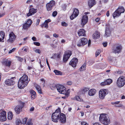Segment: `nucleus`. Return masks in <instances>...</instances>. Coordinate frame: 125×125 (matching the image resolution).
<instances>
[{
    "label": "nucleus",
    "instance_id": "1",
    "mask_svg": "<svg viewBox=\"0 0 125 125\" xmlns=\"http://www.w3.org/2000/svg\"><path fill=\"white\" fill-rule=\"evenodd\" d=\"M28 76L26 75H23L20 79L18 82V86L19 88L22 89L26 86L29 82Z\"/></svg>",
    "mask_w": 125,
    "mask_h": 125
},
{
    "label": "nucleus",
    "instance_id": "2",
    "mask_svg": "<svg viewBox=\"0 0 125 125\" xmlns=\"http://www.w3.org/2000/svg\"><path fill=\"white\" fill-rule=\"evenodd\" d=\"M99 121L105 125L110 124V121L108 115L105 114H101L99 117Z\"/></svg>",
    "mask_w": 125,
    "mask_h": 125
},
{
    "label": "nucleus",
    "instance_id": "3",
    "mask_svg": "<svg viewBox=\"0 0 125 125\" xmlns=\"http://www.w3.org/2000/svg\"><path fill=\"white\" fill-rule=\"evenodd\" d=\"M60 111V109H58L56 110L55 112L52 113V119L53 122L55 123L58 122Z\"/></svg>",
    "mask_w": 125,
    "mask_h": 125
},
{
    "label": "nucleus",
    "instance_id": "4",
    "mask_svg": "<svg viewBox=\"0 0 125 125\" xmlns=\"http://www.w3.org/2000/svg\"><path fill=\"white\" fill-rule=\"evenodd\" d=\"M56 88L58 92L60 93L65 94L67 95L69 94V93L66 91V88L63 86L59 84L56 85Z\"/></svg>",
    "mask_w": 125,
    "mask_h": 125
},
{
    "label": "nucleus",
    "instance_id": "5",
    "mask_svg": "<svg viewBox=\"0 0 125 125\" xmlns=\"http://www.w3.org/2000/svg\"><path fill=\"white\" fill-rule=\"evenodd\" d=\"M125 84V77L123 76L120 77L118 79L117 84L119 87L121 88Z\"/></svg>",
    "mask_w": 125,
    "mask_h": 125
},
{
    "label": "nucleus",
    "instance_id": "6",
    "mask_svg": "<svg viewBox=\"0 0 125 125\" xmlns=\"http://www.w3.org/2000/svg\"><path fill=\"white\" fill-rule=\"evenodd\" d=\"M107 90L106 89H103L100 90L99 92V97L101 99H103L106 95L108 94Z\"/></svg>",
    "mask_w": 125,
    "mask_h": 125
},
{
    "label": "nucleus",
    "instance_id": "7",
    "mask_svg": "<svg viewBox=\"0 0 125 125\" xmlns=\"http://www.w3.org/2000/svg\"><path fill=\"white\" fill-rule=\"evenodd\" d=\"M88 42L87 39L86 38H83L80 39L77 43L78 46H83L87 44Z\"/></svg>",
    "mask_w": 125,
    "mask_h": 125
},
{
    "label": "nucleus",
    "instance_id": "8",
    "mask_svg": "<svg viewBox=\"0 0 125 125\" xmlns=\"http://www.w3.org/2000/svg\"><path fill=\"white\" fill-rule=\"evenodd\" d=\"M71 54L72 52L71 51H68L65 52L63 57V61L65 62H66Z\"/></svg>",
    "mask_w": 125,
    "mask_h": 125
},
{
    "label": "nucleus",
    "instance_id": "9",
    "mask_svg": "<svg viewBox=\"0 0 125 125\" xmlns=\"http://www.w3.org/2000/svg\"><path fill=\"white\" fill-rule=\"evenodd\" d=\"M122 46L121 45H115L113 48V52L115 53H119L122 49Z\"/></svg>",
    "mask_w": 125,
    "mask_h": 125
},
{
    "label": "nucleus",
    "instance_id": "10",
    "mask_svg": "<svg viewBox=\"0 0 125 125\" xmlns=\"http://www.w3.org/2000/svg\"><path fill=\"white\" fill-rule=\"evenodd\" d=\"M59 119L60 121L62 124L65 123L66 122V117L65 115L62 113H61L60 111Z\"/></svg>",
    "mask_w": 125,
    "mask_h": 125
},
{
    "label": "nucleus",
    "instance_id": "11",
    "mask_svg": "<svg viewBox=\"0 0 125 125\" xmlns=\"http://www.w3.org/2000/svg\"><path fill=\"white\" fill-rule=\"evenodd\" d=\"M24 105V103H22L21 105H18L15 107L14 109L16 113L19 114L22 111V108H23Z\"/></svg>",
    "mask_w": 125,
    "mask_h": 125
},
{
    "label": "nucleus",
    "instance_id": "12",
    "mask_svg": "<svg viewBox=\"0 0 125 125\" xmlns=\"http://www.w3.org/2000/svg\"><path fill=\"white\" fill-rule=\"evenodd\" d=\"M55 2L54 0H51L49 3L47 4L46 5L47 10L48 11L51 10L52 7L54 5Z\"/></svg>",
    "mask_w": 125,
    "mask_h": 125
},
{
    "label": "nucleus",
    "instance_id": "13",
    "mask_svg": "<svg viewBox=\"0 0 125 125\" xmlns=\"http://www.w3.org/2000/svg\"><path fill=\"white\" fill-rule=\"evenodd\" d=\"M9 38L7 41L8 42L12 43L14 41L16 38L15 35L13 32H11L9 35Z\"/></svg>",
    "mask_w": 125,
    "mask_h": 125
},
{
    "label": "nucleus",
    "instance_id": "14",
    "mask_svg": "<svg viewBox=\"0 0 125 125\" xmlns=\"http://www.w3.org/2000/svg\"><path fill=\"white\" fill-rule=\"evenodd\" d=\"M15 78V77H12L10 79L6 80L5 82V83L7 85H12L15 83V82L12 79Z\"/></svg>",
    "mask_w": 125,
    "mask_h": 125
},
{
    "label": "nucleus",
    "instance_id": "15",
    "mask_svg": "<svg viewBox=\"0 0 125 125\" xmlns=\"http://www.w3.org/2000/svg\"><path fill=\"white\" fill-rule=\"evenodd\" d=\"M6 119V113L5 111H3L0 113V121H3Z\"/></svg>",
    "mask_w": 125,
    "mask_h": 125
},
{
    "label": "nucleus",
    "instance_id": "16",
    "mask_svg": "<svg viewBox=\"0 0 125 125\" xmlns=\"http://www.w3.org/2000/svg\"><path fill=\"white\" fill-rule=\"evenodd\" d=\"M78 62V59L76 58H74L70 61L69 64L71 65L73 67H76Z\"/></svg>",
    "mask_w": 125,
    "mask_h": 125
},
{
    "label": "nucleus",
    "instance_id": "17",
    "mask_svg": "<svg viewBox=\"0 0 125 125\" xmlns=\"http://www.w3.org/2000/svg\"><path fill=\"white\" fill-rule=\"evenodd\" d=\"M79 13L78 10L76 9H74L73 14L70 17V19L71 20H73L74 18L77 16Z\"/></svg>",
    "mask_w": 125,
    "mask_h": 125
},
{
    "label": "nucleus",
    "instance_id": "18",
    "mask_svg": "<svg viewBox=\"0 0 125 125\" xmlns=\"http://www.w3.org/2000/svg\"><path fill=\"white\" fill-rule=\"evenodd\" d=\"M88 20V16L86 15L83 17V18L81 20V25L83 26L87 22Z\"/></svg>",
    "mask_w": 125,
    "mask_h": 125
},
{
    "label": "nucleus",
    "instance_id": "19",
    "mask_svg": "<svg viewBox=\"0 0 125 125\" xmlns=\"http://www.w3.org/2000/svg\"><path fill=\"white\" fill-rule=\"evenodd\" d=\"M37 10V9L33 8H31L29 10V12L27 14V16L28 17L34 14L36 12Z\"/></svg>",
    "mask_w": 125,
    "mask_h": 125
},
{
    "label": "nucleus",
    "instance_id": "20",
    "mask_svg": "<svg viewBox=\"0 0 125 125\" xmlns=\"http://www.w3.org/2000/svg\"><path fill=\"white\" fill-rule=\"evenodd\" d=\"M85 31L83 29H80L78 32L79 36H85L86 35L85 33Z\"/></svg>",
    "mask_w": 125,
    "mask_h": 125
},
{
    "label": "nucleus",
    "instance_id": "21",
    "mask_svg": "<svg viewBox=\"0 0 125 125\" xmlns=\"http://www.w3.org/2000/svg\"><path fill=\"white\" fill-rule=\"evenodd\" d=\"M96 3L95 0H89L88 1V4L89 7L91 8Z\"/></svg>",
    "mask_w": 125,
    "mask_h": 125
},
{
    "label": "nucleus",
    "instance_id": "22",
    "mask_svg": "<svg viewBox=\"0 0 125 125\" xmlns=\"http://www.w3.org/2000/svg\"><path fill=\"white\" fill-rule=\"evenodd\" d=\"M11 62V61L6 60L3 61L2 64L5 66L10 67Z\"/></svg>",
    "mask_w": 125,
    "mask_h": 125
},
{
    "label": "nucleus",
    "instance_id": "23",
    "mask_svg": "<svg viewBox=\"0 0 125 125\" xmlns=\"http://www.w3.org/2000/svg\"><path fill=\"white\" fill-rule=\"evenodd\" d=\"M111 34L110 31L108 27H106L104 36L106 37H109Z\"/></svg>",
    "mask_w": 125,
    "mask_h": 125
},
{
    "label": "nucleus",
    "instance_id": "24",
    "mask_svg": "<svg viewBox=\"0 0 125 125\" xmlns=\"http://www.w3.org/2000/svg\"><path fill=\"white\" fill-rule=\"evenodd\" d=\"M96 92V90L94 89H93L89 90L88 92V94L90 96L94 95Z\"/></svg>",
    "mask_w": 125,
    "mask_h": 125
},
{
    "label": "nucleus",
    "instance_id": "25",
    "mask_svg": "<svg viewBox=\"0 0 125 125\" xmlns=\"http://www.w3.org/2000/svg\"><path fill=\"white\" fill-rule=\"evenodd\" d=\"M5 36V34L4 32L2 31L0 32V42L4 41H3L4 38Z\"/></svg>",
    "mask_w": 125,
    "mask_h": 125
},
{
    "label": "nucleus",
    "instance_id": "26",
    "mask_svg": "<svg viewBox=\"0 0 125 125\" xmlns=\"http://www.w3.org/2000/svg\"><path fill=\"white\" fill-rule=\"evenodd\" d=\"M100 37V33L97 31H96L93 35V38L94 39L99 38Z\"/></svg>",
    "mask_w": 125,
    "mask_h": 125
},
{
    "label": "nucleus",
    "instance_id": "27",
    "mask_svg": "<svg viewBox=\"0 0 125 125\" xmlns=\"http://www.w3.org/2000/svg\"><path fill=\"white\" fill-rule=\"evenodd\" d=\"M89 89L88 88H84L83 89L81 90L80 92L79 93V94L80 95L84 94L86 92L88 91Z\"/></svg>",
    "mask_w": 125,
    "mask_h": 125
},
{
    "label": "nucleus",
    "instance_id": "28",
    "mask_svg": "<svg viewBox=\"0 0 125 125\" xmlns=\"http://www.w3.org/2000/svg\"><path fill=\"white\" fill-rule=\"evenodd\" d=\"M35 86L39 93H42V90L40 86L37 84L35 85Z\"/></svg>",
    "mask_w": 125,
    "mask_h": 125
},
{
    "label": "nucleus",
    "instance_id": "29",
    "mask_svg": "<svg viewBox=\"0 0 125 125\" xmlns=\"http://www.w3.org/2000/svg\"><path fill=\"white\" fill-rule=\"evenodd\" d=\"M121 14L119 13L118 11L116 10L113 14V16L114 18L115 17H118Z\"/></svg>",
    "mask_w": 125,
    "mask_h": 125
},
{
    "label": "nucleus",
    "instance_id": "30",
    "mask_svg": "<svg viewBox=\"0 0 125 125\" xmlns=\"http://www.w3.org/2000/svg\"><path fill=\"white\" fill-rule=\"evenodd\" d=\"M116 10H118L121 14V13H123L125 11L123 7H119Z\"/></svg>",
    "mask_w": 125,
    "mask_h": 125
},
{
    "label": "nucleus",
    "instance_id": "31",
    "mask_svg": "<svg viewBox=\"0 0 125 125\" xmlns=\"http://www.w3.org/2000/svg\"><path fill=\"white\" fill-rule=\"evenodd\" d=\"M30 93L31 95V98L34 99L35 98L36 95V93L34 91L32 90L30 91Z\"/></svg>",
    "mask_w": 125,
    "mask_h": 125
},
{
    "label": "nucleus",
    "instance_id": "32",
    "mask_svg": "<svg viewBox=\"0 0 125 125\" xmlns=\"http://www.w3.org/2000/svg\"><path fill=\"white\" fill-rule=\"evenodd\" d=\"M13 117L12 114L11 112H8V118L9 120L12 119Z\"/></svg>",
    "mask_w": 125,
    "mask_h": 125
},
{
    "label": "nucleus",
    "instance_id": "33",
    "mask_svg": "<svg viewBox=\"0 0 125 125\" xmlns=\"http://www.w3.org/2000/svg\"><path fill=\"white\" fill-rule=\"evenodd\" d=\"M30 26L28 25V24H27V23H25L23 25V28L24 30H26L28 29V28Z\"/></svg>",
    "mask_w": 125,
    "mask_h": 125
},
{
    "label": "nucleus",
    "instance_id": "34",
    "mask_svg": "<svg viewBox=\"0 0 125 125\" xmlns=\"http://www.w3.org/2000/svg\"><path fill=\"white\" fill-rule=\"evenodd\" d=\"M86 66V64H84L83 65H82L79 69L80 71H83L85 70Z\"/></svg>",
    "mask_w": 125,
    "mask_h": 125
},
{
    "label": "nucleus",
    "instance_id": "35",
    "mask_svg": "<svg viewBox=\"0 0 125 125\" xmlns=\"http://www.w3.org/2000/svg\"><path fill=\"white\" fill-rule=\"evenodd\" d=\"M54 72L56 75H62V72L56 70H54Z\"/></svg>",
    "mask_w": 125,
    "mask_h": 125
},
{
    "label": "nucleus",
    "instance_id": "36",
    "mask_svg": "<svg viewBox=\"0 0 125 125\" xmlns=\"http://www.w3.org/2000/svg\"><path fill=\"white\" fill-rule=\"evenodd\" d=\"M105 81L107 85L110 84L112 82V80L110 79H107Z\"/></svg>",
    "mask_w": 125,
    "mask_h": 125
},
{
    "label": "nucleus",
    "instance_id": "37",
    "mask_svg": "<svg viewBox=\"0 0 125 125\" xmlns=\"http://www.w3.org/2000/svg\"><path fill=\"white\" fill-rule=\"evenodd\" d=\"M41 27L42 28L44 27L46 28H48V25L46 23L44 22L41 25Z\"/></svg>",
    "mask_w": 125,
    "mask_h": 125
},
{
    "label": "nucleus",
    "instance_id": "38",
    "mask_svg": "<svg viewBox=\"0 0 125 125\" xmlns=\"http://www.w3.org/2000/svg\"><path fill=\"white\" fill-rule=\"evenodd\" d=\"M28 118L27 117H25L22 119V121L21 122L22 124H26Z\"/></svg>",
    "mask_w": 125,
    "mask_h": 125
},
{
    "label": "nucleus",
    "instance_id": "39",
    "mask_svg": "<svg viewBox=\"0 0 125 125\" xmlns=\"http://www.w3.org/2000/svg\"><path fill=\"white\" fill-rule=\"evenodd\" d=\"M56 85L55 84H52L51 85L50 88L52 90H54L56 88Z\"/></svg>",
    "mask_w": 125,
    "mask_h": 125
},
{
    "label": "nucleus",
    "instance_id": "40",
    "mask_svg": "<svg viewBox=\"0 0 125 125\" xmlns=\"http://www.w3.org/2000/svg\"><path fill=\"white\" fill-rule=\"evenodd\" d=\"M32 21L30 20L29 19L26 22V23H27V24L28 25H29L30 26H31V25L32 24Z\"/></svg>",
    "mask_w": 125,
    "mask_h": 125
},
{
    "label": "nucleus",
    "instance_id": "41",
    "mask_svg": "<svg viewBox=\"0 0 125 125\" xmlns=\"http://www.w3.org/2000/svg\"><path fill=\"white\" fill-rule=\"evenodd\" d=\"M22 124L21 122L19 119H17V125H21Z\"/></svg>",
    "mask_w": 125,
    "mask_h": 125
},
{
    "label": "nucleus",
    "instance_id": "42",
    "mask_svg": "<svg viewBox=\"0 0 125 125\" xmlns=\"http://www.w3.org/2000/svg\"><path fill=\"white\" fill-rule=\"evenodd\" d=\"M108 59L109 61L112 62H113L114 60H115L114 58L111 56L109 57L108 58Z\"/></svg>",
    "mask_w": 125,
    "mask_h": 125
},
{
    "label": "nucleus",
    "instance_id": "43",
    "mask_svg": "<svg viewBox=\"0 0 125 125\" xmlns=\"http://www.w3.org/2000/svg\"><path fill=\"white\" fill-rule=\"evenodd\" d=\"M101 51L100 50H98L95 53V56L97 57L100 53Z\"/></svg>",
    "mask_w": 125,
    "mask_h": 125
},
{
    "label": "nucleus",
    "instance_id": "44",
    "mask_svg": "<svg viewBox=\"0 0 125 125\" xmlns=\"http://www.w3.org/2000/svg\"><path fill=\"white\" fill-rule=\"evenodd\" d=\"M16 57L17 58L18 60L20 62H22L23 60V58H22L20 56H17Z\"/></svg>",
    "mask_w": 125,
    "mask_h": 125
},
{
    "label": "nucleus",
    "instance_id": "45",
    "mask_svg": "<svg viewBox=\"0 0 125 125\" xmlns=\"http://www.w3.org/2000/svg\"><path fill=\"white\" fill-rule=\"evenodd\" d=\"M62 25L63 26L66 27L68 26V24L65 22L64 21L62 22Z\"/></svg>",
    "mask_w": 125,
    "mask_h": 125
},
{
    "label": "nucleus",
    "instance_id": "46",
    "mask_svg": "<svg viewBox=\"0 0 125 125\" xmlns=\"http://www.w3.org/2000/svg\"><path fill=\"white\" fill-rule=\"evenodd\" d=\"M33 125V124L31 122V120H30L28 122L26 125Z\"/></svg>",
    "mask_w": 125,
    "mask_h": 125
},
{
    "label": "nucleus",
    "instance_id": "47",
    "mask_svg": "<svg viewBox=\"0 0 125 125\" xmlns=\"http://www.w3.org/2000/svg\"><path fill=\"white\" fill-rule=\"evenodd\" d=\"M33 67H31L28 66V69L29 70H31L33 72H34L33 69Z\"/></svg>",
    "mask_w": 125,
    "mask_h": 125
},
{
    "label": "nucleus",
    "instance_id": "48",
    "mask_svg": "<svg viewBox=\"0 0 125 125\" xmlns=\"http://www.w3.org/2000/svg\"><path fill=\"white\" fill-rule=\"evenodd\" d=\"M57 14V12L56 11H54L52 13V15L53 17H55L56 16Z\"/></svg>",
    "mask_w": 125,
    "mask_h": 125
},
{
    "label": "nucleus",
    "instance_id": "49",
    "mask_svg": "<svg viewBox=\"0 0 125 125\" xmlns=\"http://www.w3.org/2000/svg\"><path fill=\"white\" fill-rule=\"evenodd\" d=\"M76 99L77 100L80 101H81V99L80 98V97L78 96H77L76 97Z\"/></svg>",
    "mask_w": 125,
    "mask_h": 125
},
{
    "label": "nucleus",
    "instance_id": "50",
    "mask_svg": "<svg viewBox=\"0 0 125 125\" xmlns=\"http://www.w3.org/2000/svg\"><path fill=\"white\" fill-rule=\"evenodd\" d=\"M105 81L104 82L101 83V85L102 86H104L105 85H107Z\"/></svg>",
    "mask_w": 125,
    "mask_h": 125
},
{
    "label": "nucleus",
    "instance_id": "51",
    "mask_svg": "<svg viewBox=\"0 0 125 125\" xmlns=\"http://www.w3.org/2000/svg\"><path fill=\"white\" fill-rule=\"evenodd\" d=\"M34 44L38 46H39L40 45V43L38 42H34Z\"/></svg>",
    "mask_w": 125,
    "mask_h": 125
},
{
    "label": "nucleus",
    "instance_id": "52",
    "mask_svg": "<svg viewBox=\"0 0 125 125\" xmlns=\"http://www.w3.org/2000/svg\"><path fill=\"white\" fill-rule=\"evenodd\" d=\"M35 52L39 54H40L41 53L40 50L38 49H36L35 50Z\"/></svg>",
    "mask_w": 125,
    "mask_h": 125
},
{
    "label": "nucleus",
    "instance_id": "53",
    "mask_svg": "<svg viewBox=\"0 0 125 125\" xmlns=\"http://www.w3.org/2000/svg\"><path fill=\"white\" fill-rule=\"evenodd\" d=\"M16 48H13L11 50H10L9 52V53H12V52H13L15 50Z\"/></svg>",
    "mask_w": 125,
    "mask_h": 125
},
{
    "label": "nucleus",
    "instance_id": "54",
    "mask_svg": "<svg viewBox=\"0 0 125 125\" xmlns=\"http://www.w3.org/2000/svg\"><path fill=\"white\" fill-rule=\"evenodd\" d=\"M116 72L117 73H118V74H122L123 73V72L121 70H119L117 72Z\"/></svg>",
    "mask_w": 125,
    "mask_h": 125
},
{
    "label": "nucleus",
    "instance_id": "55",
    "mask_svg": "<svg viewBox=\"0 0 125 125\" xmlns=\"http://www.w3.org/2000/svg\"><path fill=\"white\" fill-rule=\"evenodd\" d=\"M51 21V20L50 19H48L47 20H45V22L46 23L48 24V23Z\"/></svg>",
    "mask_w": 125,
    "mask_h": 125
},
{
    "label": "nucleus",
    "instance_id": "56",
    "mask_svg": "<svg viewBox=\"0 0 125 125\" xmlns=\"http://www.w3.org/2000/svg\"><path fill=\"white\" fill-rule=\"evenodd\" d=\"M72 83V82L71 81H69L67 83V84L68 85H71Z\"/></svg>",
    "mask_w": 125,
    "mask_h": 125
},
{
    "label": "nucleus",
    "instance_id": "57",
    "mask_svg": "<svg viewBox=\"0 0 125 125\" xmlns=\"http://www.w3.org/2000/svg\"><path fill=\"white\" fill-rule=\"evenodd\" d=\"M81 125H88V124L84 122H82L81 123Z\"/></svg>",
    "mask_w": 125,
    "mask_h": 125
},
{
    "label": "nucleus",
    "instance_id": "58",
    "mask_svg": "<svg viewBox=\"0 0 125 125\" xmlns=\"http://www.w3.org/2000/svg\"><path fill=\"white\" fill-rule=\"evenodd\" d=\"M103 45L104 47H106L107 45V42H104L103 43Z\"/></svg>",
    "mask_w": 125,
    "mask_h": 125
},
{
    "label": "nucleus",
    "instance_id": "59",
    "mask_svg": "<svg viewBox=\"0 0 125 125\" xmlns=\"http://www.w3.org/2000/svg\"><path fill=\"white\" fill-rule=\"evenodd\" d=\"M53 36L55 38H57L58 37V35L54 33L53 34Z\"/></svg>",
    "mask_w": 125,
    "mask_h": 125
},
{
    "label": "nucleus",
    "instance_id": "60",
    "mask_svg": "<svg viewBox=\"0 0 125 125\" xmlns=\"http://www.w3.org/2000/svg\"><path fill=\"white\" fill-rule=\"evenodd\" d=\"M69 94H68L67 95H66L65 94V96H62V98L63 99H65L66 97H67L68 96V95H69Z\"/></svg>",
    "mask_w": 125,
    "mask_h": 125
},
{
    "label": "nucleus",
    "instance_id": "61",
    "mask_svg": "<svg viewBox=\"0 0 125 125\" xmlns=\"http://www.w3.org/2000/svg\"><path fill=\"white\" fill-rule=\"evenodd\" d=\"M40 22V19H38L37 21L36 24L37 25H38L39 24V23Z\"/></svg>",
    "mask_w": 125,
    "mask_h": 125
},
{
    "label": "nucleus",
    "instance_id": "62",
    "mask_svg": "<svg viewBox=\"0 0 125 125\" xmlns=\"http://www.w3.org/2000/svg\"><path fill=\"white\" fill-rule=\"evenodd\" d=\"M32 39L34 41H36V38L34 37H33L32 38Z\"/></svg>",
    "mask_w": 125,
    "mask_h": 125
},
{
    "label": "nucleus",
    "instance_id": "63",
    "mask_svg": "<svg viewBox=\"0 0 125 125\" xmlns=\"http://www.w3.org/2000/svg\"><path fill=\"white\" fill-rule=\"evenodd\" d=\"M32 1V0H28L26 2V3H29L30 2H31Z\"/></svg>",
    "mask_w": 125,
    "mask_h": 125
},
{
    "label": "nucleus",
    "instance_id": "64",
    "mask_svg": "<svg viewBox=\"0 0 125 125\" xmlns=\"http://www.w3.org/2000/svg\"><path fill=\"white\" fill-rule=\"evenodd\" d=\"M100 20V19L99 18H97L95 19V21L96 22H98Z\"/></svg>",
    "mask_w": 125,
    "mask_h": 125
}]
</instances>
